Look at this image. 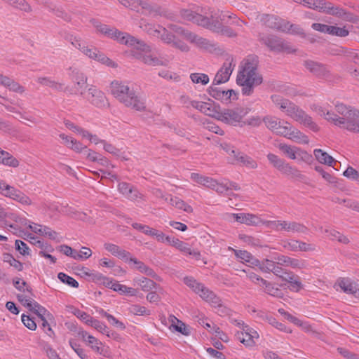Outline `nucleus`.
<instances>
[{"mask_svg":"<svg viewBox=\"0 0 359 359\" xmlns=\"http://www.w3.org/2000/svg\"><path fill=\"white\" fill-rule=\"evenodd\" d=\"M85 97L97 107L102 108L109 104L104 93L95 86L88 88V95Z\"/></svg>","mask_w":359,"mask_h":359,"instance_id":"a211bd4d","label":"nucleus"},{"mask_svg":"<svg viewBox=\"0 0 359 359\" xmlns=\"http://www.w3.org/2000/svg\"><path fill=\"white\" fill-rule=\"evenodd\" d=\"M161 26L159 25H154L149 22L145 19H141L139 22V27L148 34L156 37V35L159 34V29Z\"/></svg>","mask_w":359,"mask_h":359,"instance_id":"ea45409f","label":"nucleus"},{"mask_svg":"<svg viewBox=\"0 0 359 359\" xmlns=\"http://www.w3.org/2000/svg\"><path fill=\"white\" fill-rule=\"evenodd\" d=\"M137 42L142 44L134 43L135 44L130 45V47L140 51L139 53L134 51L133 55L137 59L150 66H162L165 65L164 61L161 58L151 53V47L145 43L144 41L137 39Z\"/></svg>","mask_w":359,"mask_h":359,"instance_id":"9d476101","label":"nucleus"},{"mask_svg":"<svg viewBox=\"0 0 359 359\" xmlns=\"http://www.w3.org/2000/svg\"><path fill=\"white\" fill-rule=\"evenodd\" d=\"M69 71L70 72L69 76L72 77L75 83L79 81H82V83L87 82V76L78 69L74 67H69Z\"/></svg>","mask_w":359,"mask_h":359,"instance_id":"8fccbe9b","label":"nucleus"},{"mask_svg":"<svg viewBox=\"0 0 359 359\" xmlns=\"http://www.w3.org/2000/svg\"><path fill=\"white\" fill-rule=\"evenodd\" d=\"M57 278L60 281L73 287H78L79 283L72 277L67 275L65 273L60 272L57 275Z\"/></svg>","mask_w":359,"mask_h":359,"instance_id":"69168bd1","label":"nucleus"},{"mask_svg":"<svg viewBox=\"0 0 359 359\" xmlns=\"http://www.w3.org/2000/svg\"><path fill=\"white\" fill-rule=\"evenodd\" d=\"M260 225L275 231L280 232L281 220H263L261 219Z\"/></svg>","mask_w":359,"mask_h":359,"instance_id":"e2e57ef3","label":"nucleus"},{"mask_svg":"<svg viewBox=\"0 0 359 359\" xmlns=\"http://www.w3.org/2000/svg\"><path fill=\"white\" fill-rule=\"evenodd\" d=\"M191 179L195 182L215 190L219 194H223L226 191V189L228 187L226 184H222L212 177L203 176L198 173H191Z\"/></svg>","mask_w":359,"mask_h":359,"instance_id":"dca6fc26","label":"nucleus"},{"mask_svg":"<svg viewBox=\"0 0 359 359\" xmlns=\"http://www.w3.org/2000/svg\"><path fill=\"white\" fill-rule=\"evenodd\" d=\"M302 4L309 8L317 10L326 14L344 19L347 18L348 13L344 9L339 6H334L332 3L327 2L325 0H303Z\"/></svg>","mask_w":359,"mask_h":359,"instance_id":"1a4fd4ad","label":"nucleus"},{"mask_svg":"<svg viewBox=\"0 0 359 359\" xmlns=\"http://www.w3.org/2000/svg\"><path fill=\"white\" fill-rule=\"evenodd\" d=\"M305 68L318 78L326 79L330 75L328 67L320 62L307 60L304 62Z\"/></svg>","mask_w":359,"mask_h":359,"instance_id":"412c9836","label":"nucleus"},{"mask_svg":"<svg viewBox=\"0 0 359 359\" xmlns=\"http://www.w3.org/2000/svg\"><path fill=\"white\" fill-rule=\"evenodd\" d=\"M159 34L156 35V38L161 39V40L167 44L172 45L175 36L172 33L169 32L165 27H158Z\"/></svg>","mask_w":359,"mask_h":359,"instance_id":"de8ad7c7","label":"nucleus"},{"mask_svg":"<svg viewBox=\"0 0 359 359\" xmlns=\"http://www.w3.org/2000/svg\"><path fill=\"white\" fill-rule=\"evenodd\" d=\"M79 334L81 336L83 341H85L88 345L90 346V347L97 353H101L102 349L99 346L101 344V342L99 341L95 337L89 334L86 331H81L79 332Z\"/></svg>","mask_w":359,"mask_h":359,"instance_id":"a19ab883","label":"nucleus"},{"mask_svg":"<svg viewBox=\"0 0 359 359\" xmlns=\"http://www.w3.org/2000/svg\"><path fill=\"white\" fill-rule=\"evenodd\" d=\"M266 126L276 134L286 137L299 144H308L309 137L289 122L283 121L276 116H267L263 119Z\"/></svg>","mask_w":359,"mask_h":359,"instance_id":"20e7f679","label":"nucleus"},{"mask_svg":"<svg viewBox=\"0 0 359 359\" xmlns=\"http://www.w3.org/2000/svg\"><path fill=\"white\" fill-rule=\"evenodd\" d=\"M91 22L97 32L111 39L116 40L121 44H125L128 46L135 44L134 43L140 44V43L137 42V39L128 33L121 32L115 27L102 24L95 20H91ZM141 44L140 43V45Z\"/></svg>","mask_w":359,"mask_h":359,"instance_id":"0eeeda50","label":"nucleus"},{"mask_svg":"<svg viewBox=\"0 0 359 359\" xmlns=\"http://www.w3.org/2000/svg\"><path fill=\"white\" fill-rule=\"evenodd\" d=\"M237 325L242 330L236 334L237 339L247 347L253 346L255 344V339L259 338L257 332L244 323L238 322Z\"/></svg>","mask_w":359,"mask_h":359,"instance_id":"f8f14e48","label":"nucleus"},{"mask_svg":"<svg viewBox=\"0 0 359 359\" xmlns=\"http://www.w3.org/2000/svg\"><path fill=\"white\" fill-rule=\"evenodd\" d=\"M284 231L289 233H303L308 232V228L303 224L295 221L281 220L280 232Z\"/></svg>","mask_w":359,"mask_h":359,"instance_id":"a878e982","label":"nucleus"},{"mask_svg":"<svg viewBox=\"0 0 359 359\" xmlns=\"http://www.w3.org/2000/svg\"><path fill=\"white\" fill-rule=\"evenodd\" d=\"M140 8L143 15L152 18L162 16L164 14L161 6L150 0H141Z\"/></svg>","mask_w":359,"mask_h":359,"instance_id":"5701e85b","label":"nucleus"},{"mask_svg":"<svg viewBox=\"0 0 359 359\" xmlns=\"http://www.w3.org/2000/svg\"><path fill=\"white\" fill-rule=\"evenodd\" d=\"M18 299L20 302L25 306H26L30 311H34L36 314H41V312L46 313V309L39 305L36 301L32 299L30 297H28L24 294H18Z\"/></svg>","mask_w":359,"mask_h":359,"instance_id":"c756f323","label":"nucleus"},{"mask_svg":"<svg viewBox=\"0 0 359 359\" xmlns=\"http://www.w3.org/2000/svg\"><path fill=\"white\" fill-rule=\"evenodd\" d=\"M337 114L318 108V114L335 126L350 132L359 133V110L339 103L335 106Z\"/></svg>","mask_w":359,"mask_h":359,"instance_id":"f03ea898","label":"nucleus"},{"mask_svg":"<svg viewBox=\"0 0 359 359\" xmlns=\"http://www.w3.org/2000/svg\"><path fill=\"white\" fill-rule=\"evenodd\" d=\"M13 8L27 13H32V6L26 0H12L10 4Z\"/></svg>","mask_w":359,"mask_h":359,"instance_id":"49530a36","label":"nucleus"},{"mask_svg":"<svg viewBox=\"0 0 359 359\" xmlns=\"http://www.w3.org/2000/svg\"><path fill=\"white\" fill-rule=\"evenodd\" d=\"M271 99L273 103L278 107L282 112L285 113L294 121L309 128L314 132L319 130L318 125L313 121L312 118L290 100L285 99L279 95H272Z\"/></svg>","mask_w":359,"mask_h":359,"instance_id":"7ed1b4c3","label":"nucleus"},{"mask_svg":"<svg viewBox=\"0 0 359 359\" xmlns=\"http://www.w3.org/2000/svg\"><path fill=\"white\" fill-rule=\"evenodd\" d=\"M4 261L8 263L11 266H13L18 271L23 270V264L20 262L16 260L11 254H4Z\"/></svg>","mask_w":359,"mask_h":359,"instance_id":"680f3d73","label":"nucleus"},{"mask_svg":"<svg viewBox=\"0 0 359 359\" xmlns=\"http://www.w3.org/2000/svg\"><path fill=\"white\" fill-rule=\"evenodd\" d=\"M29 227L33 232L41 236H47L50 239H55L57 237V233L48 226L34 223L33 224L29 225Z\"/></svg>","mask_w":359,"mask_h":359,"instance_id":"e433bc0d","label":"nucleus"},{"mask_svg":"<svg viewBox=\"0 0 359 359\" xmlns=\"http://www.w3.org/2000/svg\"><path fill=\"white\" fill-rule=\"evenodd\" d=\"M201 12L203 13V16L209 17L211 22H225L226 18H235L233 14H230L229 12L224 13L219 10L215 11L211 8H205L201 10Z\"/></svg>","mask_w":359,"mask_h":359,"instance_id":"cd10ccee","label":"nucleus"},{"mask_svg":"<svg viewBox=\"0 0 359 359\" xmlns=\"http://www.w3.org/2000/svg\"><path fill=\"white\" fill-rule=\"evenodd\" d=\"M260 41L266 45L271 51L291 53L294 52L289 43L276 36H266L261 38Z\"/></svg>","mask_w":359,"mask_h":359,"instance_id":"4468645a","label":"nucleus"},{"mask_svg":"<svg viewBox=\"0 0 359 359\" xmlns=\"http://www.w3.org/2000/svg\"><path fill=\"white\" fill-rule=\"evenodd\" d=\"M192 107L199 110L207 116L215 117V118L218 113V111H217L211 104L204 102L196 101V102H193Z\"/></svg>","mask_w":359,"mask_h":359,"instance_id":"c9c22d12","label":"nucleus"},{"mask_svg":"<svg viewBox=\"0 0 359 359\" xmlns=\"http://www.w3.org/2000/svg\"><path fill=\"white\" fill-rule=\"evenodd\" d=\"M131 313L136 316H149L151 314L150 310L145 306L134 304L129 308Z\"/></svg>","mask_w":359,"mask_h":359,"instance_id":"bf43d9fd","label":"nucleus"},{"mask_svg":"<svg viewBox=\"0 0 359 359\" xmlns=\"http://www.w3.org/2000/svg\"><path fill=\"white\" fill-rule=\"evenodd\" d=\"M197 294H198L204 301L208 302L212 306L218 307V312L221 311L222 313H225L224 310H226V308L222 306L220 298L204 285H202V287L200 289V292H198Z\"/></svg>","mask_w":359,"mask_h":359,"instance_id":"4be33fe9","label":"nucleus"},{"mask_svg":"<svg viewBox=\"0 0 359 359\" xmlns=\"http://www.w3.org/2000/svg\"><path fill=\"white\" fill-rule=\"evenodd\" d=\"M278 148L290 159H300L302 161L309 163L312 161V156L307 151L295 146H290L286 144H279Z\"/></svg>","mask_w":359,"mask_h":359,"instance_id":"ddd939ff","label":"nucleus"},{"mask_svg":"<svg viewBox=\"0 0 359 359\" xmlns=\"http://www.w3.org/2000/svg\"><path fill=\"white\" fill-rule=\"evenodd\" d=\"M0 164L15 168L19 166L20 161L9 152L0 148Z\"/></svg>","mask_w":359,"mask_h":359,"instance_id":"f704fd0d","label":"nucleus"},{"mask_svg":"<svg viewBox=\"0 0 359 359\" xmlns=\"http://www.w3.org/2000/svg\"><path fill=\"white\" fill-rule=\"evenodd\" d=\"M89 58L96 60L107 67L116 68L117 64L93 46H87L82 53Z\"/></svg>","mask_w":359,"mask_h":359,"instance_id":"6ab92c4d","label":"nucleus"},{"mask_svg":"<svg viewBox=\"0 0 359 359\" xmlns=\"http://www.w3.org/2000/svg\"><path fill=\"white\" fill-rule=\"evenodd\" d=\"M0 86L8 88L11 91L22 94L25 88L11 78L1 74L0 77Z\"/></svg>","mask_w":359,"mask_h":359,"instance_id":"2f4dec72","label":"nucleus"},{"mask_svg":"<svg viewBox=\"0 0 359 359\" xmlns=\"http://www.w3.org/2000/svg\"><path fill=\"white\" fill-rule=\"evenodd\" d=\"M170 321L172 323V326L174 327L175 330L185 336H188L190 334L189 330L187 327L186 325L182 321L179 320L175 316H170Z\"/></svg>","mask_w":359,"mask_h":359,"instance_id":"a18cd8bd","label":"nucleus"},{"mask_svg":"<svg viewBox=\"0 0 359 359\" xmlns=\"http://www.w3.org/2000/svg\"><path fill=\"white\" fill-rule=\"evenodd\" d=\"M298 240L287 239L281 241V246L286 250L297 252Z\"/></svg>","mask_w":359,"mask_h":359,"instance_id":"338daca9","label":"nucleus"},{"mask_svg":"<svg viewBox=\"0 0 359 359\" xmlns=\"http://www.w3.org/2000/svg\"><path fill=\"white\" fill-rule=\"evenodd\" d=\"M190 79L193 83L196 84L206 85L209 82V77L207 74L203 73H192Z\"/></svg>","mask_w":359,"mask_h":359,"instance_id":"13d9d810","label":"nucleus"},{"mask_svg":"<svg viewBox=\"0 0 359 359\" xmlns=\"http://www.w3.org/2000/svg\"><path fill=\"white\" fill-rule=\"evenodd\" d=\"M66 39L75 48L79 50L81 53H83L85 48L88 46L87 43L79 36L70 35V36H67Z\"/></svg>","mask_w":359,"mask_h":359,"instance_id":"09e8293b","label":"nucleus"},{"mask_svg":"<svg viewBox=\"0 0 359 359\" xmlns=\"http://www.w3.org/2000/svg\"><path fill=\"white\" fill-rule=\"evenodd\" d=\"M118 189L121 194L130 201L144 200V196L138 189L127 182H122L118 183Z\"/></svg>","mask_w":359,"mask_h":359,"instance_id":"b1692460","label":"nucleus"},{"mask_svg":"<svg viewBox=\"0 0 359 359\" xmlns=\"http://www.w3.org/2000/svg\"><path fill=\"white\" fill-rule=\"evenodd\" d=\"M134 285L140 287L143 291H150L155 288L156 283L151 279L145 277L135 278Z\"/></svg>","mask_w":359,"mask_h":359,"instance_id":"79ce46f5","label":"nucleus"},{"mask_svg":"<svg viewBox=\"0 0 359 359\" xmlns=\"http://www.w3.org/2000/svg\"><path fill=\"white\" fill-rule=\"evenodd\" d=\"M243 271L246 273L247 278L252 282L259 285V286L262 285V283L264 279H263L261 276L252 271L250 269H244Z\"/></svg>","mask_w":359,"mask_h":359,"instance_id":"774afa93","label":"nucleus"},{"mask_svg":"<svg viewBox=\"0 0 359 359\" xmlns=\"http://www.w3.org/2000/svg\"><path fill=\"white\" fill-rule=\"evenodd\" d=\"M104 249L110 252L112 255L125 261L128 262L130 253L121 248H120L118 245L110 243H106L104 244Z\"/></svg>","mask_w":359,"mask_h":359,"instance_id":"473e14b6","label":"nucleus"},{"mask_svg":"<svg viewBox=\"0 0 359 359\" xmlns=\"http://www.w3.org/2000/svg\"><path fill=\"white\" fill-rule=\"evenodd\" d=\"M337 290L359 297V284L348 277L339 278L334 285Z\"/></svg>","mask_w":359,"mask_h":359,"instance_id":"f3484780","label":"nucleus"},{"mask_svg":"<svg viewBox=\"0 0 359 359\" xmlns=\"http://www.w3.org/2000/svg\"><path fill=\"white\" fill-rule=\"evenodd\" d=\"M88 325L93 327L98 332H100L102 334H106L108 337H110V334H109L110 332H109L108 327L102 322L92 318Z\"/></svg>","mask_w":359,"mask_h":359,"instance_id":"3c124183","label":"nucleus"},{"mask_svg":"<svg viewBox=\"0 0 359 359\" xmlns=\"http://www.w3.org/2000/svg\"><path fill=\"white\" fill-rule=\"evenodd\" d=\"M239 238L243 243L252 247H264V245L262 244L261 240L257 238L248 235H240Z\"/></svg>","mask_w":359,"mask_h":359,"instance_id":"5fc2aeb1","label":"nucleus"},{"mask_svg":"<svg viewBox=\"0 0 359 359\" xmlns=\"http://www.w3.org/2000/svg\"><path fill=\"white\" fill-rule=\"evenodd\" d=\"M313 154L318 161L320 163L331 166L332 165V163L335 162L334 159L331 156L320 149H314Z\"/></svg>","mask_w":359,"mask_h":359,"instance_id":"c03bdc74","label":"nucleus"},{"mask_svg":"<svg viewBox=\"0 0 359 359\" xmlns=\"http://www.w3.org/2000/svg\"><path fill=\"white\" fill-rule=\"evenodd\" d=\"M229 217L233 218L237 222L246 225L259 226L261 222V218L250 213H233Z\"/></svg>","mask_w":359,"mask_h":359,"instance_id":"c85d7f7f","label":"nucleus"},{"mask_svg":"<svg viewBox=\"0 0 359 359\" xmlns=\"http://www.w3.org/2000/svg\"><path fill=\"white\" fill-rule=\"evenodd\" d=\"M184 283L189 287H190L196 294L200 292V289L203 285L201 283L198 282L195 278L191 276H187L184 278Z\"/></svg>","mask_w":359,"mask_h":359,"instance_id":"603ef678","label":"nucleus"},{"mask_svg":"<svg viewBox=\"0 0 359 359\" xmlns=\"http://www.w3.org/2000/svg\"><path fill=\"white\" fill-rule=\"evenodd\" d=\"M261 20L266 26L271 29L282 31L286 30V27H283V24L286 22L276 15L266 14L262 16Z\"/></svg>","mask_w":359,"mask_h":359,"instance_id":"7c9ffc66","label":"nucleus"},{"mask_svg":"<svg viewBox=\"0 0 359 359\" xmlns=\"http://www.w3.org/2000/svg\"><path fill=\"white\" fill-rule=\"evenodd\" d=\"M217 84L211 86L208 89L209 95L222 102H230L237 99V94L233 90H224Z\"/></svg>","mask_w":359,"mask_h":359,"instance_id":"aec40b11","label":"nucleus"},{"mask_svg":"<svg viewBox=\"0 0 359 359\" xmlns=\"http://www.w3.org/2000/svg\"><path fill=\"white\" fill-rule=\"evenodd\" d=\"M258 57L253 55H248L239 66L236 83L241 87V93L245 96L252 95L255 88L263 82V77L258 70Z\"/></svg>","mask_w":359,"mask_h":359,"instance_id":"f257e3e1","label":"nucleus"},{"mask_svg":"<svg viewBox=\"0 0 359 359\" xmlns=\"http://www.w3.org/2000/svg\"><path fill=\"white\" fill-rule=\"evenodd\" d=\"M73 259L76 260H86L92 255V251L89 248L82 247L80 251L75 250Z\"/></svg>","mask_w":359,"mask_h":359,"instance_id":"6e6d98bb","label":"nucleus"},{"mask_svg":"<svg viewBox=\"0 0 359 359\" xmlns=\"http://www.w3.org/2000/svg\"><path fill=\"white\" fill-rule=\"evenodd\" d=\"M170 28L176 34L183 37L198 48L208 51H212L215 49V45L205 38L176 25H172Z\"/></svg>","mask_w":359,"mask_h":359,"instance_id":"6e6552de","label":"nucleus"},{"mask_svg":"<svg viewBox=\"0 0 359 359\" xmlns=\"http://www.w3.org/2000/svg\"><path fill=\"white\" fill-rule=\"evenodd\" d=\"M236 257L243 262L250 263V264L257 266L259 260L255 258L252 254L246 250H233Z\"/></svg>","mask_w":359,"mask_h":359,"instance_id":"37998d69","label":"nucleus"},{"mask_svg":"<svg viewBox=\"0 0 359 359\" xmlns=\"http://www.w3.org/2000/svg\"><path fill=\"white\" fill-rule=\"evenodd\" d=\"M127 262L133 264V267L142 273L153 278L156 276V273L151 268L149 267L144 262L138 260L135 257H132L131 255H130Z\"/></svg>","mask_w":359,"mask_h":359,"instance_id":"72a5a7b5","label":"nucleus"},{"mask_svg":"<svg viewBox=\"0 0 359 359\" xmlns=\"http://www.w3.org/2000/svg\"><path fill=\"white\" fill-rule=\"evenodd\" d=\"M167 202L172 206L179 210H182L187 213H191L193 212V208L191 205L177 196L168 195V201Z\"/></svg>","mask_w":359,"mask_h":359,"instance_id":"4c0bfd02","label":"nucleus"},{"mask_svg":"<svg viewBox=\"0 0 359 359\" xmlns=\"http://www.w3.org/2000/svg\"><path fill=\"white\" fill-rule=\"evenodd\" d=\"M349 34V31L346 28V27H337V26H332L330 27V32L329 34L339 37H345L348 36Z\"/></svg>","mask_w":359,"mask_h":359,"instance_id":"052dcab7","label":"nucleus"},{"mask_svg":"<svg viewBox=\"0 0 359 359\" xmlns=\"http://www.w3.org/2000/svg\"><path fill=\"white\" fill-rule=\"evenodd\" d=\"M245 114L244 110L241 108L227 109L218 111L216 118L225 123L236 126L242 121Z\"/></svg>","mask_w":359,"mask_h":359,"instance_id":"9b49d317","label":"nucleus"},{"mask_svg":"<svg viewBox=\"0 0 359 359\" xmlns=\"http://www.w3.org/2000/svg\"><path fill=\"white\" fill-rule=\"evenodd\" d=\"M233 69V67L232 66V60H227L226 61H225L221 69L216 74L213 81V83L220 84L229 81V77L232 74Z\"/></svg>","mask_w":359,"mask_h":359,"instance_id":"bb28decb","label":"nucleus"},{"mask_svg":"<svg viewBox=\"0 0 359 359\" xmlns=\"http://www.w3.org/2000/svg\"><path fill=\"white\" fill-rule=\"evenodd\" d=\"M167 243L176 248L184 254L192 255L196 259H200L201 258V253L199 251L191 249L187 243L179 240L177 238L172 236L170 238H167Z\"/></svg>","mask_w":359,"mask_h":359,"instance_id":"393cba45","label":"nucleus"},{"mask_svg":"<svg viewBox=\"0 0 359 359\" xmlns=\"http://www.w3.org/2000/svg\"><path fill=\"white\" fill-rule=\"evenodd\" d=\"M267 158L269 163L283 174L291 177L299 176V170L297 168L291 166L277 155L270 153L267 155Z\"/></svg>","mask_w":359,"mask_h":359,"instance_id":"2eb2a0df","label":"nucleus"},{"mask_svg":"<svg viewBox=\"0 0 359 359\" xmlns=\"http://www.w3.org/2000/svg\"><path fill=\"white\" fill-rule=\"evenodd\" d=\"M181 15L184 20L191 21L222 36L229 38L238 36V34L230 27L225 26L219 22H211L209 17L203 16L201 13L185 9L181 11Z\"/></svg>","mask_w":359,"mask_h":359,"instance_id":"423d86ee","label":"nucleus"},{"mask_svg":"<svg viewBox=\"0 0 359 359\" xmlns=\"http://www.w3.org/2000/svg\"><path fill=\"white\" fill-rule=\"evenodd\" d=\"M102 143L103 144L104 149L107 152H108L118 158H123L124 160H127L126 158H125L122 156L123 153L121 152V151L120 149H118V148H116L115 146H114L113 144H111L110 143L107 142L106 141L102 142Z\"/></svg>","mask_w":359,"mask_h":359,"instance_id":"4d7b16f0","label":"nucleus"},{"mask_svg":"<svg viewBox=\"0 0 359 359\" xmlns=\"http://www.w3.org/2000/svg\"><path fill=\"white\" fill-rule=\"evenodd\" d=\"M276 262L269 259H265L262 262L259 261V264L257 265L260 270L263 272L269 273L274 269V265Z\"/></svg>","mask_w":359,"mask_h":359,"instance_id":"0e129e2a","label":"nucleus"},{"mask_svg":"<svg viewBox=\"0 0 359 359\" xmlns=\"http://www.w3.org/2000/svg\"><path fill=\"white\" fill-rule=\"evenodd\" d=\"M38 83L49 87L56 91H62L64 89V83L51 79L49 77L40 76L36 79Z\"/></svg>","mask_w":359,"mask_h":359,"instance_id":"58836bf2","label":"nucleus"},{"mask_svg":"<svg viewBox=\"0 0 359 359\" xmlns=\"http://www.w3.org/2000/svg\"><path fill=\"white\" fill-rule=\"evenodd\" d=\"M266 321L271 325L273 327H276L278 330L283 331L286 333H291L292 330L289 327H286L283 323L278 322L275 318L273 316H266Z\"/></svg>","mask_w":359,"mask_h":359,"instance_id":"864d4df0","label":"nucleus"},{"mask_svg":"<svg viewBox=\"0 0 359 359\" xmlns=\"http://www.w3.org/2000/svg\"><path fill=\"white\" fill-rule=\"evenodd\" d=\"M109 88L114 97L126 107L137 111H142L145 109L144 102L126 83L115 80L110 83Z\"/></svg>","mask_w":359,"mask_h":359,"instance_id":"39448f33","label":"nucleus"}]
</instances>
